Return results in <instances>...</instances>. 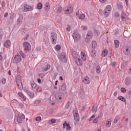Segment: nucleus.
<instances>
[{
  "instance_id": "obj_61",
  "label": "nucleus",
  "mask_w": 131,
  "mask_h": 131,
  "mask_svg": "<svg viewBox=\"0 0 131 131\" xmlns=\"http://www.w3.org/2000/svg\"><path fill=\"white\" fill-rule=\"evenodd\" d=\"M8 15H9V13L6 12L5 15H4V17L6 18L7 17H8Z\"/></svg>"
},
{
  "instance_id": "obj_34",
  "label": "nucleus",
  "mask_w": 131,
  "mask_h": 131,
  "mask_svg": "<svg viewBox=\"0 0 131 131\" xmlns=\"http://www.w3.org/2000/svg\"><path fill=\"white\" fill-rule=\"evenodd\" d=\"M37 9L38 10H41V9H42V4H41V3H39L37 4Z\"/></svg>"
},
{
  "instance_id": "obj_7",
  "label": "nucleus",
  "mask_w": 131,
  "mask_h": 131,
  "mask_svg": "<svg viewBox=\"0 0 131 131\" xmlns=\"http://www.w3.org/2000/svg\"><path fill=\"white\" fill-rule=\"evenodd\" d=\"M22 58H21V56L18 53L13 58V63H15L16 64L18 63H20Z\"/></svg>"
},
{
  "instance_id": "obj_6",
  "label": "nucleus",
  "mask_w": 131,
  "mask_h": 131,
  "mask_svg": "<svg viewBox=\"0 0 131 131\" xmlns=\"http://www.w3.org/2000/svg\"><path fill=\"white\" fill-rule=\"evenodd\" d=\"M51 40L53 45L57 43V33L54 32L51 33Z\"/></svg>"
},
{
  "instance_id": "obj_2",
  "label": "nucleus",
  "mask_w": 131,
  "mask_h": 131,
  "mask_svg": "<svg viewBox=\"0 0 131 131\" xmlns=\"http://www.w3.org/2000/svg\"><path fill=\"white\" fill-rule=\"evenodd\" d=\"M72 36L75 41H78L81 39V36H80V34L78 33L77 30H75L73 31Z\"/></svg>"
},
{
  "instance_id": "obj_23",
  "label": "nucleus",
  "mask_w": 131,
  "mask_h": 131,
  "mask_svg": "<svg viewBox=\"0 0 131 131\" xmlns=\"http://www.w3.org/2000/svg\"><path fill=\"white\" fill-rule=\"evenodd\" d=\"M114 42L115 45V48H116V49H118L119 47V40H115Z\"/></svg>"
},
{
  "instance_id": "obj_49",
  "label": "nucleus",
  "mask_w": 131,
  "mask_h": 131,
  "mask_svg": "<svg viewBox=\"0 0 131 131\" xmlns=\"http://www.w3.org/2000/svg\"><path fill=\"white\" fill-rule=\"evenodd\" d=\"M51 123L52 124L56 123V120L55 119H52L51 120Z\"/></svg>"
},
{
  "instance_id": "obj_35",
  "label": "nucleus",
  "mask_w": 131,
  "mask_h": 131,
  "mask_svg": "<svg viewBox=\"0 0 131 131\" xmlns=\"http://www.w3.org/2000/svg\"><path fill=\"white\" fill-rule=\"evenodd\" d=\"M85 18V15L84 14H80L79 16L80 20H83Z\"/></svg>"
},
{
  "instance_id": "obj_37",
  "label": "nucleus",
  "mask_w": 131,
  "mask_h": 131,
  "mask_svg": "<svg viewBox=\"0 0 131 131\" xmlns=\"http://www.w3.org/2000/svg\"><path fill=\"white\" fill-rule=\"evenodd\" d=\"M56 51H60L61 50V46L60 45H56L55 47Z\"/></svg>"
},
{
  "instance_id": "obj_8",
  "label": "nucleus",
  "mask_w": 131,
  "mask_h": 131,
  "mask_svg": "<svg viewBox=\"0 0 131 131\" xmlns=\"http://www.w3.org/2000/svg\"><path fill=\"white\" fill-rule=\"evenodd\" d=\"M93 38V32L89 31L86 34V38L85 39V41L86 42H89L90 39Z\"/></svg>"
},
{
  "instance_id": "obj_50",
  "label": "nucleus",
  "mask_w": 131,
  "mask_h": 131,
  "mask_svg": "<svg viewBox=\"0 0 131 131\" xmlns=\"http://www.w3.org/2000/svg\"><path fill=\"white\" fill-rule=\"evenodd\" d=\"M39 103H41L40 100H37L35 101V104H39Z\"/></svg>"
},
{
  "instance_id": "obj_4",
  "label": "nucleus",
  "mask_w": 131,
  "mask_h": 131,
  "mask_svg": "<svg viewBox=\"0 0 131 131\" xmlns=\"http://www.w3.org/2000/svg\"><path fill=\"white\" fill-rule=\"evenodd\" d=\"M16 83L18 89L20 91L23 90V85H22V82L21 80V76L18 75L16 76Z\"/></svg>"
},
{
  "instance_id": "obj_48",
  "label": "nucleus",
  "mask_w": 131,
  "mask_h": 131,
  "mask_svg": "<svg viewBox=\"0 0 131 131\" xmlns=\"http://www.w3.org/2000/svg\"><path fill=\"white\" fill-rule=\"evenodd\" d=\"M41 120V117H37L36 118V121H40Z\"/></svg>"
},
{
  "instance_id": "obj_10",
  "label": "nucleus",
  "mask_w": 131,
  "mask_h": 131,
  "mask_svg": "<svg viewBox=\"0 0 131 131\" xmlns=\"http://www.w3.org/2000/svg\"><path fill=\"white\" fill-rule=\"evenodd\" d=\"M72 13H73V7L72 6H68L64 11L66 15H69V14H72Z\"/></svg>"
},
{
  "instance_id": "obj_55",
  "label": "nucleus",
  "mask_w": 131,
  "mask_h": 131,
  "mask_svg": "<svg viewBox=\"0 0 131 131\" xmlns=\"http://www.w3.org/2000/svg\"><path fill=\"white\" fill-rule=\"evenodd\" d=\"M107 0H99L100 3L101 4H105V2H106Z\"/></svg>"
},
{
  "instance_id": "obj_24",
  "label": "nucleus",
  "mask_w": 131,
  "mask_h": 131,
  "mask_svg": "<svg viewBox=\"0 0 131 131\" xmlns=\"http://www.w3.org/2000/svg\"><path fill=\"white\" fill-rule=\"evenodd\" d=\"M96 73L99 74L101 72V67L100 65L98 64L96 67Z\"/></svg>"
},
{
  "instance_id": "obj_13",
  "label": "nucleus",
  "mask_w": 131,
  "mask_h": 131,
  "mask_svg": "<svg viewBox=\"0 0 131 131\" xmlns=\"http://www.w3.org/2000/svg\"><path fill=\"white\" fill-rule=\"evenodd\" d=\"M23 119H25V116H24V115L18 116L17 119V121L18 122V123H22Z\"/></svg>"
},
{
  "instance_id": "obj_57",
  "label": "nucleus",
  "mask_w": 131,
  "mask_h": 131,
  "mask_svg": "<svg viewBox=\"0 0 131 131\" xmlns=\"http://www.w3.org/2000/svg\"><path fill=\"white\" fill-rule=\"evenodd\" d=\"M24 92H25V93H26L27 94H28V93L29 92V91H28V90H27V89H26V88H24Z\"/></svg>"
},
{
  "instance_id": "obj_5",
  "label": "nucleus",
  "mask_w": 131,
  "mask_h": 131,
  "mask_svg": "<svg viewBox=\"0 0 131 131\" xmlns=\"http://www.w3.org/2000/svg\"><path fill=\"white\" fill-rule=\"evenodd\" d=\"M23 47L24 51H29L31 50V45L29 42L25 41L23 43Z\"/></svg>"
},
{
  "instance_id": "obj_51",
  "label": "nucleus",
  "mask_w": 131,
  "mask_h": 131,
  "mask_svg": "<svg viewBox=\"0 0 131 131\" xmlns=\"http://www.w3.org/2000/svg\"><path fill=\"white\" fill-rule=\"evenodd\" d=\"M81 28H83V30H88V27L86 26H81Z\"/></svg>"
},
{
  "instance_id": "obj_21",
  "label": "nucleus",
  "mask_w": 131,
  "mask_h": 131,
  "mask_svg": "<svg viewBox=\"0 0 131 131\" xmlns=\"http://www.w3.org/2000/svg\"><path fill=\"white\" fill-rule=\"evenodd\" d=\"M72 56L73 57V58L75 59L79 58V54H78V53H77L75 51L72 52Z\"/></svg>"
},
{
  "instance_id": "obj_9",
  "label": "nucleus",
  "mask_w": 131,
  "mask_h": 131,
  "mask_svg": "<svg viewBox=\"0 0 131 131\" xmlns=\"http://www.w3.org/2000/svg\"><path fill=\"white\" fill-rule=\"evenodd\" d=\"M74 120L76 122L79 121V115H78V111H74L73 112Z\"/></svg>"
},
{
  "instance_id": "obj_54",
  "label": "nucleus",
  "mask_w": 131,
  "mask_h": 131,
  "mask_svg": "<svg viewBox=\"0 0 131 131\" xmlns=\"http://www.w3.org/2000/svg\"><path fill=\"white\" fill-rule=\"evenodd\" d=\"M84 56H85V53L83 51H82L81 52V57H83Z\"/></svg>"
},
{
  "instance_id": "obj_25",
  "label": "nucleus",
  "mask_w": 131,
  "mask_h": 131,
  "mask_svg": "<svg viewBox=\"0 0 131 131\" xmlns=\"http://www.w3.org/2000/svg\"><path fill=\"white\" fill-rule=\"evenodd\" d=\"M21 24H22V19L19 17L17 19L16 25L18 26H20Z\"/></svg>"
},
{
  "instance_id": "obj_20",
  "label": "nucleus",
  "mask_w": 131,
  "mask_h": 131,
  "mask_svg": "<svg viewBox=\"0 0 131 131\" xmlns=\"http://www.w3.org/2000/svg\"><path fill=\"white\" fill-rule=\"evenodd\" d=\"M50 9H51L50 3L47 2L45 4V10L46 12H48V11H50Z\"/></svg>"
},
{
  "instance_id": "obj_63",
  "label": "nucleus",
  "mask_w": 131,
  "mask_h": 131,
  "mask_svg": "<svg viewBox=\"0 0 131 131\" xmlns=\"http://www.w3.org/2000/svg\"><path fill=\"white\" fill-rule=\"evenodd\" d=\"M114 96L115 97H116L117 96V92L115 91L114 93Z\"/></svg>"
},
{
  "instance_id": "obj_64",
  "label": "nucleus",
  "mask_w": 131,
  "mask_h": 131,
  "mask_svg": "<svg viewBox=\"0 0 131 131\" xmlns=\"http://www.w3.org/2000/svg\"><path fill=\"white\" fill-rule=\"evenodd\" d=\"M67 31H70V27H68L67 28Z\"/></svg>"
},
{
  "instance_id": "obj_60",
  "label": "nucleus",
  "mask_w": 131,
  "mask_h": 131,
  "mask_svg": "<svg viewBox=\"0 0 131 131\" xmlns=\"http://www.w3.org/2000/svg\"><path fill=\"white\" fill-rule=\"evenodd\" d=\"M2 55V53H0V61H2L3 60V56Z\"/></svg>"
},
{
  "instance_id": "obj_14",
  "label": "nucleus",
  "mask_w": 131,
  "mask_h": 131,
  "mask_svg": "<svg viewBox=\"0 0 131 131\" xmlns=\"http://www.w3.org/2000/svg\"><path fill=\"white\" fill-rule=\"evenodd\" d=\"M123 52L125 55H126L127 56H129V55H130V51L128 49V47H125L123 49Z\"/></svg>"
},
{
  "instance_id": "obj_22",
  "label": "nucleus",
  "mask_w": 131,
  "mask_h": 131,
  "mask_svg": "<svg viewBox=\"0 0 131 131\" xmlns=\"http://www.w3.org/2000/svg\"><path fill=\"white\" fill-rule=\"evenodd\" d=\"M108 55V50L104 49L102 52V57H106Z\"/></svg>"
},
{
  "instance_id": "obj_36",
  "label": "nucleus",
  "mask_w": 131,
  "mask_h": 131,
  "mask_svg": "<svg viewBox=\"0 0 131 131\" xmlns=\"http://www.w3.org/2000/svg\"><path fill=\"white\" fill-rule=\"evenodd\" d=\"M97 106L94 105V106L92 108V112L93 113H97Z\"/></svg>"
},
{
  "instance_id": "obj_43",
  "label": "nucleus",
  "mask_w": 131,
  "mask_h": 131,
  "mask_svg": "<svg viewBox=\"0 0 131 131\" xmlns=\"http://www.w3.org/2000/svg\"><path fill=\"white\" fill-rule=\"evenodd\" d=\"M121 93H126V89L124 88H122L121 89Z\"/></svg>"
},
{
  "instance_id": "obj_30",
  "label": "nucleus",
  "mask_w": 131,
  "mask_h": 131,
  "mask_svg": "<svg viewBox=\"0 0 131 131\" xmlns=\"http://www.w3.org/2000/svg\"><path fill=\"white\" fill-rule=\"evenodd\" d=\"M120 119V117H119V116H117L114 120V123H117V122H118V120H119Z\"/></svg>"
},
{
  "instance_id": "obj_45",
  "label": "nucleus",
  "mask_w": 131,
  "mask_h": 131,
  "mask_svg": "<svg viewBox=\"0 0 131 131\" xmlns=\"http://www.w3.org/2000/svg\"><path fill=\"white\" fill-rule=\"evenodd\" d=\"M98 121H99V119L97 118H96L95 119H94L93 120V123H97L98 122Z\"/></svg>"
},
{
  "instance_id": "obj_31",
  "label": "nucleus",
  "mask_w": 131,
  "mask_h": 131,
  "mask_svg": "<svg viewBox=\"0 0 131 131\" xmlns=\"http://www.w3.org/2000/svg\"><path fill=\"white\" fill-rule=\"evenodd\" d=\"M66 84L63 83L60 88L61 91H63V92H64V91H66Z\"/></svg>"
},
{
  "instance_id": "obj_46",
  "label": "nucleus",
  "mask_w": 131,
  "mask_h": 131,
  "mask_svg": "<svg viewBox=\"0 0 131 131\" xmlns=\"http://www.w3.org/2000/svg\"><path fill=\"white\" fill-rule=\"evenodd\" d=\"M81 58L82 61H83L84 62L86 61V57L85 56H81Z\"/></svg>"
},
{
  "instance_id": "obj_11",
  "label": "nucleus",
  "mask_w": 131,
  "mask_h": 131,
  "mask_svg": "<svg viewBox=\"0 0 131 131\" xmlns=\"http://www.w3.org/2000/svg\"><path fill=\"white\" fill-rule=\"evenodd\" d=\"M66 56H67V55L65 53H61L59 57L60 60L62 62H64V63H67Z\"/></svg>"
},
{
  "instance_id": "obj_3",
  "label": "nucleus",
  "mask_w": 131,
  "mask_h": 131,
  "mask_svg": "<svg viewBox=\"0 0 131 131\" xmlns=\"http://www.w3.org/2000/svg\"><path fill=\"white\" fill-rule=\"evenodd\" d=\"M111 11H112L111 5L106 6L103 10V15H104V17H108L109 15H110V13H111Z\"/></svg>"
},
{
  "instance_id": "obj_41",
  "label": "nucleus",
  "mask_w": 131,
  "mask_h": 131,
  "mask_svg": "<svg viewBox=\"0 0 131 131\" xmlns=\"http://www.w3.org/2000/svg\"><path fill=\"white\" fill-rule=\"evenodd\" d=\"M6 82H7V80L5 78H3L2 80V84H6Z\"/></svg>"
},
{
  "instance_id": "obj_58",
  "label": "nucleus",
  "mask_w": 131,
  "mask_h": 131,
  "mask_svg": "<svg viewBox=\"0 0 131 131\" xmlns=\"http://www.w3.org/2000/svg\"><path fill=\"white\" fill-rule=\"evenodd\" d=\"M112 66H113L114 67H116V62H112Z\"/></svg>"
},
{
  "instance_id": "obj_38",
  "label": "nucleus",
  "mask_w": 131,
  "mask_h": 131,
  "mask_svg": "<svg viewBox=\"0 0 131 131\" xmlns=\"http://www.w3.org/2000/svg\"><path fill=\"white\" fill-rule=\"evenodd\" d=\"M57 11L58 13H61V12L63 11V9L62 8V7H58Z\"/></svg>"
},
{
  "instance_id": "obj_15",
  "label": "nucleus",
  "mask_w": 131,
  "mask_h": 131,
  "mask_svg": "<svg viewBox=\"0 0 131 131\" xmlns=\"http://www.w3.org/2000/svg\"><path fill=\"white\" fill-rule=\"evenodd\" d=\"M50 69H51V65L47 64L42 68V72H46V71H48V70H50Z\"/></svg>"
},
{
  "instance_id": "obj_17",
  "label": "nucleus",
  "mask_w": 131,
  "mask_h": 131,
  "mask_svg": "<svg viewBox=\"0 0 131 131\" xmlns=\"http://www.w3.org/2000/svg\"><path fill=\"white\" fill-rule=\"evenodd\" d=\"M76 63L78 66H81L82 65V61L81 60V59H80V57H78V58L76 59Z\"/></svg>"
},
{
  "instance_id": "obj_44",
  "label": "nucleus",
  "mask_w": 131,
  "mask_h": 131,
  "mask_svg": "<svg viewBox=\"0 0 131 131\" xmlns=\"http://www.w3.org/2000/svg\"><path fill=\"white\" fill-rule=\"evenodd\" d=\"M19 54H20V56H21V57L23 58H25V54H24V53H23V51H20L19 52Z\"/></svg>"
},
{
  "instance_id": "obj_12",
  "label": "nucleus",
  "mask_w": 131,
  "mask_h": 131,
  "mask_svg": "<svg viewBox=\"0 0 131 131\" xmlns=\"http://www.w3.org/2000/svg\"><path fill=\"white\" fill-rule=\"evenodd\" d=\"M125 84L127 86H129L131 84V78L129 77H127L124 80Z\"/></svg>"
},
{
  "instance_id": "obj_47",
  "label": "nucleus",
  "mask_w": 131,
  "mask_h": 131,
  "mask_svg": "<svg viewBox=\"0 0 131 131\" xmlns=\"http://www.w3.org/2000/svg\"><path fill=\"white\" fill-rule=\"evenodd\" d=\"M102 113H100L98 114V116L96 118L99 120L100 118H101V117H102Z\"/></svg>"
},
{
  "instance_id": "obj_32",
  "label": "nucleus",
  "mask_w": 131,
  "mask_h": 131,
  "mask_svg": "<svg viewBox=\"0 0 131 131\" xmlns=\"http://www.w3.org/2000/svg\"><path fill=\"white\" fill-rule=\"evenodd\" d=\"M31 85L33 89H35V88H36V83L33 81H32L31 82Z\"/></svg>"
},
{
  "instance_id": "obj_59",
  "label": "nucleus",
  "mask_w": 131,
  "mask_h": 131,
  "mask_svg": "<svg viewBox=\"0 0 131 131\" xmlns=\"http://www.w3.org/2000/svg\"><path fill=\"white\" fill-rule=\"evenodd\" d=\"M28 37H29V35L28 34H27L26 37L24 38V40L28 39Z\"/></svg>"
},
{
  "instance_id": "obj_16",
  "label": "nucleus",
  "mask_w": 131,
  "mask_h": 131,
  "mask_svg": "<svg viewBox=\"0 0 131 131\" xmlns=\"http://www.w3.org/2000/svg\"><path fill=\"white\" fill-rule=\"evenodd\" d=\"M82 81L85 84H90V83H91V81H90V78H89V77L88 76L85 77L83 79Z\"/></svg>"
},
{
  "instance_id": "obj_42",
  "label": "nucleus",
  "mask_w": 131,
  "mask_h": 131,
  "mask_svg": "<svg viewBox=\"0 0 131 131\" xmlns=\"http://www.w3.org/2000/svg\"><path fill=\"white\" fill-rule=\"evenodd\" d=\"M95 117H96V114H94L90 117V118L89 119V121H92V120H93V119H94V118H95Z\"/></svg>"
},
{
  "instance_id": "obj_27",
  "label": "nucleus",
  "mask_w": 131,
  "mask_h": 131,
  "mask_svg": "<svg viewBox=\"0 0 131 131\" xmlns=\"http://www.w3.org/2000/svg\"><path fill=\"white\" fill-rule=\"evenodd\" d=\"M111 119H109L107 120L106 122V127H110L111 126Z\"/></svg>"
},
{
  "instance_id": "obj_29",
  "label": "nucleus",
  "mask_w": 131,
  "mask_h": 131,
  "mask_svg": "<svg viewBox=\"0 0 131 131\" xmlns=\"http://www.w3.org/2000/svg\"><path fill=\"white\" fill-rule=\"evenodd\" d=\"M27 94L30 98H34V93H33V92L29 91V92H28Z\"/></svg>"
},
{
  "instance_id": "obj_39",
  "label": "nucleus",
  "mask_w": 131,
  "mask_h": 131,
  "mask_svg": "<svg viewBox=\"0 0 131 131\" xmlns=\"http://www.w3.org/2000/svg\"><path fill=\"white\" fill-rule=\"evenodd\" d=\"M71 103L70 101H69L67 104L66 105V109H69V107H70V105H71Z\"/></svg>"
},
{
  "instance_id": "obj_56",
  "label": "nucleus",
  "mask_w": 131,
  "mask_h": 131,
  "mask_svg": "<svg viewBox=\"0 0 131 131\" xmlns=\"http://www.w3.org/2000/svg\"><path fill=\"white\" fill-rule=\"evenodd\" d=\"M115 16L117 17H119V13H118V12H116L115 13Z\"/></svg>"
},
{
  "instance_id": "obj_26",
  "label": "nucleus",
  "mask_w": 131,
  "mask_h": 131,
  "mask_svg": "<svg viewBox=\"0 0 131 131\" xmlns=\"http://www.w3.org/2000/svg\"><path fill=\"white\" fill-rule=\"evenodd\" d=\"M90 55L93 58H95L96 57V51H95V50H92L90 52Z\"/></svg>"
},
{
  "instance_id": "obj_53",
  "label": "nucleus",
  "mask_w": 131,
  "mask_h": 131,
  "mask_svg": "<svg viewBox=\"0 0 131 131\" xmlns=\"http://www.w3.org/2000/svg\"><path fill=\"white\" fill-rule=\"evenodd\" d=\"M36 91L39 92H41V88L40 87H38L36 89Z\"/></svg>"
},
{
  "instance_id": "obj_40",
  "label": "nucleus",
  "mask_w": 131,
  "mask_h": 131,
  "mask_svg": "<svg viewBox=\"0 0 131 131\" xmlns=\"http://www.w3.org/2000/svg\"><path fill=\"white\" fill-rule=\"evenodd\" d=\"M97 47V42L96 41H92V47L96 48Z\"/></svg>"
},
{
  "instance_id": "obj_18",
  "label": "nucleus",
  "mask_w": 131,
  "mask_h": 131,
  "mask_svg": "<svg viewBox=\"0 0 131 131\" xmlns=\"http://www.w3.org/2000/svg\"><path fill=\"white\" fill-rule=\"evenodd\" d=\"M4 46L5 48H9L11 47V41L10 40H7L4 43Z\"/></svg>"
},
{
  "instance_id": "obj_52",
  "label": "nucleus",
  "mask_w": 131,
  "mask_h": 131,
  "mask_svg": "<svg viewBox=\"0 0 131 131\" xmlns=\"http://www.w3.org/2000/svg\"><path fill=\"white\" fill-rule=\"evenodd\" d=\"M39 76L40 77H41V78H42V77H43V76H45V74L42 73H41L39 75Z\"/></svg>"
},
{
  "instance_id": "obj_19",
  "label": "nucleus",
  "mask_w": 131,
  "mask_h": 131,
  "mask_svg": "<svg viewBox=\"0 0 131 131\" xmlns=\"http://www.w3.org/2000/svg\"><path fill=\"white\" fill-rule=\"evenodd\" d=\"M63 128H65L67 127V130H70V129H71V127H70V125L68 123H67V122H65L63 124Z\"/></svg>"
},
{
  "instance_id": "obj_62",
  "label": "nucleus",
  "mask_w": 131,
  "mask_h": 131,
  "mask_svg": "<svg viewBox=\"0 0 131 131\" xmlns=\"http://www.w3.org/2000/svg\"><path fill=\"white\" fill-rule=\"evenodd\" d=\"M37 81H38V83H41V80H40V79H39V78L37 79Z\"/></svg>"
},
{
  "instance_id": "obj_33",
  "label": "nucleus",
  "mask_w": 131,
  "mask_h": 131,
  "mask_svg": "<svg viewBox=\"0 0 131 131\" xmlns=\"http://www.w3.org/2000/svg\"><path fill=\"white\" fill-rule=\"evenodd\" d=\"M118 100L122 101V102H125V98L123 96H120L118 97Z\"/></svg>"
},
{
  "instance_id": "obj_1",
  "label": "nucleus",
  "mask_w": 131,
  "mask_h": 131,
  "mask_svg": "<svg viewBox=\"0 0 131 131\" xmlns=\"http://www.w3.org/2000/svg\"><path fill=\"white\" fill-rule=\"evenodd\" d=\"M21 7L23 12L24 13H26V12H31V11H33V7L27 5V4L22 5Z\"/></svg>"
},
{
  "instance_id": "obj_28",
  "label": "nucleus",
  "mask_w": 131,
  "mask_h": 131,
  "mask_svg": "<svg viewBox=\"0 0 131 131\" xmlns=\"http://www.w3.org/2000/svg\"><path fill=\"white\" fill-rule=\"evenodd\" d=\"M18 95L19 97H21V99H23V101L26 100V98H25V97L24 96V95H23L21 92H19Z\"/></svg>"
}]
</instances>
